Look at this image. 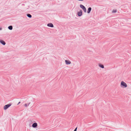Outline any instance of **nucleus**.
<instances>
[{
	"label": "nucleus",
	"instance_id": "39448f33",
	"mask_svg": "<svg viewBox=\"0 0 131 131\" xmlns=\"http://www.w3.org/2000/svg\"><path fill=\"white\" fill-rule=\"evenodd\" d=\"M37 126V124L36 123H35L33 124L32 127L34 128L36 127Z\"/></svg>",
	"mask_w": 131,
	"mask_h": 131
},
{
	"label": "nucleus",
	"instance_id": "6e6552de",
	"mask_svg": "<svg viewBox=\"0 0 131 131\" xmlns=\"http://www.w3.org/2000/svg\"><path fill=\"white\" fill-rule=\"evenodd\" d=\"M0 42L3 45H5L6 44L5 42L3 40H0Z\"/></svg>",
	"mask_w": 131,
	"mask_h": 131
},
{
	"label": "nucleus",
	"instance_id": "0eeeda50",
	"mask_svg": "<svg viewBox=\"0 0 131 131\" xmlns=\"http://www.w3.org/2000/svg\"><path fill=\"white\" fill-rule=\"evenodd\" d=\"M65 61L66 63L67 64H70L71 63V62L69 61L66 60H65Z\"/></svg>",
	"mask_w": 131,
	"mask_h": 131
},
{
	"label": "nucleus",
	"instance_id": "1a4fd4ad",
	"mask_svg": "<svg viewBox=\"0 0 131 131\" xmlns=\"http://www.w3.org/2000/svg\"><path fill=\"white\" fill-rule=\"evenodd\" d=\"M91 8L90 7H89L87 11V13L88 14L89 13L91 10Z\"/></svg>",
	"mask_w": 131,
	"mask_h": 131
},
{
	"label": "nucleus",
	"instance_id": "423d86ee",
	"mask_svg": "<svg viewBox=\"0 0 131 131\" xmlns=\"http://www.w3.org/2000/svg\"><path fill=\"white\" fill-rule=\"evenodd\" d=\"M47 25L49 27H53V25L51 23H50L48 24H47Z\"/></svg>",
	"mask_w": 131,
	"mask_h": 131
},
{
	"label": "nucleus",
	"instance_id": "4468645a",
	"mask_svg": "<svg viewBox=\"0 0 131 131\" xmlns=\"http://www.w3.org/2000/svg\"><path fill=\"white\" fill-rule=\"evenodd\" d=\"M117 12V10H113L112 12V13H115Z\"/></svg>",
	"mask_w": 131,
	"mask_h": 131
},
{
	"label": "nucleus",
	"instance_id": "ddd939ff",
	"mask_svg": "<svg viewBox=\"0 0 131 131\" xmlns=\"http://www.w3.org/2000/svg\"><path fill=\"white\" fill-rule=\"evenodd\" d=\"M27 16L30 18L32 17V16L30 14H28L27 15Z\"/></svg>",
	"mask_w": 131,
	"mask_h": 131
},
{
	"label": "nucleus",
	"instance_id": "f257e3e1",
	"mask_svg": "<svg viewBox=\"0 0 131 131\" xmlns=\"http://www.w3.org/2000/svg\"><path fill=\"white\" fill-rule=\"evenodd\" d=\"M12 104L9 103V104L5 105L4 106V110H6L7 108H8Z\"/></svg>",
	"mask_w": 131,
	"mask_h": 131
},
{
	"label": "nucleus",
	"instance_id": "a211bd4d",
	"mask_svg": "<svg viewBox=\"0 0 131 131\" xmlns=\"http://www.w3.org/2000/svg\"><path fill=\"white\" fill-rule=\"evenodd\" d=\"M20 103V102H19L18 103V104H19Z\"/></svg>",
	"mask_w": 131,
	"mask_h": 131
},
{
	"label": "nucleus",
	"instance_id": "9b49d317",
	"mask_svg": "<svg viewBox=\"0 0 131 131\" xmlns=\"http://www.w3.org/2000/svg\"><path fill=\"white\" fill-rule=\"evenodd\" d=\"M99 66L101 68H104V65L101 64H99Z\"/></svg>",
	"mask_w": 131,
	"mask_h": 131
},
{
	"label": "nucleus",
	"instance_id": "f8f14e48",
	"mask_svg": "<svg viewBox=\"0 0 131 131\" xmlns=\"http://www.w3.org/2000/svg\"><path fill=\"white\" fill-rule=\"evenodd\" d=\"M8 29L10 30H12L13 29V26H10L8 27Z\"/></svg>",
	"mask_w": 131,
	"mask_h": 131
},
{
	"label": "nucleus",
	"instance_id": "9d476101",
	"mask_svg": "<svg viewBox=\"0 0 131 131\" xmlns=\"http://www.w3.org/2000/svg\"><path fill=\"white\" fill-rule=\"evenodd\" d=\"M113 128H110V127H108L106 128V129L105 130H112Z\"/></svg>",
	"mask_w": 131,
	"mask_h": 131
},
{
	"label": "nucleus",
	"instance_id": "dca6fc26",
	"mask_svg": "<svg viewBox=\"0 0 131 131\" xmlns=\"http://www.w3.org/2000/svg\"><path fill=\"white\" fill-rule=\"evenodd\" d=\"M77 127H76L74 130V131H77Z\"/></svg>",
	"mask_w": 131,
	"mask_h": 131
},
{
	"label": "nucleus",
	"instance_id": "2eb2a0df",
	"mask_svg": "<svg viewBox=\"0 0 131 131\" xmlns=\"http://www.w3.org/2000/svg\"><path fill=\"white\" fill-rule=\"evenodd\" d=\"M27 106L28 105H27V104L26 103V104H25V107H27Z\"/></svg>",
	"mask_w": 131,
	"mask_h": 131
},
{
	"label": "nucleus",
	"instance_id": "f3484780",
	"mask_svg": "<svg viewBox=\"0 0 131 131\" xmlns=\"http://www.w3.org/2000/svg\"><path fill=\"white\" fill-rule=\"evenodd\" d=\"M30 104V102H29L28 103V106Z\"/></svg>",
	"mask_w": 131,
	"mask_h": 131
},
{
	"label": "nucleus",
	"instance_id": "20e7f679",
	"mask_svg": "<svg viewBox=\"0 0 131 131\" xmlns=\"http://www.w3.org/2000/svg\"><path fill=\"white\" fill-rule=\"evenodd\" d=\"M82 14V11L81 10L79 12H78V15L79 16H81Z\"/></svg>",
	"mask_w": 131,
	"mask_h": 131
},
{
	"label": "nucleus",
	"instance_id": "f03ea898",
	"mask_svg": "<svg viewBox=\"0 0 131 131\" xmlns=\"http://www.w3.org/2000/svg\"><path fill=\"white\" fill-rule=\"evenodd\" d=\"M80 7L81 8L83 9L85 12H86V8L82 4H80Z\"/></svg>",
	"mask_w": 131,
	"mask_h": 131
},
{
	"label": "nucleus",
	"instance_id": "6ab92c4d",
	"mask_svg": "<svg viewBox=\"0 0 131 131\" xmlns=\"http://www.w3.org/2000/svg\"><path fill=\"white\" fill-rule=\"evenodd\" d=\"M2 30V28H0V30Z\"/></svg>",
	"mask_w": 131,
	"mask_h": 131
},
{
	"label": "nucleus",
	"instance_id": "7ed1b4c3",
	"mask_svg": "<svg viewBox=\"0 0 131 131\" xmlns=\"http://www.w3.org/2000/svg\"><path fill=\"white\" fill-rule=\"evenodd\" d=\"M121 85L125 87V88H126L127 86V85L123 81H122L121 82Z\"/></svg>",
	"mask_w": 131,
	"mask_h": 131
}]
</instances>
